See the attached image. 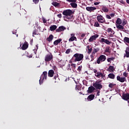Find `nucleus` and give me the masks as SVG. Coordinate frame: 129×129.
I'll list each match as a JSON object with an SVG mask.
<instances>
[{
	"instance_id": "4",
	"label": "nucleus",
	"mask_w": 129,
	"mask_h": 129,
	"mask_svg": "<svg viewBox=\"0 0 129 129\" xmlns=\"http://www.w3.org/2000/svg\"><path fill=\"white\" fill-rule=\"evenodd\" d=\"M100 82H101V81H97L95 83L93 84V86L96 89H99V90H100V89L102 88V85L100 84Z\"/></svg>"
},
{
	"instance_id": "20",
	"label": "nucleus",
	"mask_w": 129,
	"mask_h": 129,
	"mask_svg": "<svg viewBox=\"0 0 129 129\" xmlns=\"http://www.w3.org/2000/svg\"><path fill=\"white\" fill-rule=\"evenodd\" d=\"M54 38V36H53V35L50 34L48 37H47L46 38V40L47 41V42H49V43H50V42H52V41H53V39Z\"/></svg>"
},
{
	"instance_id": "11",
	"label": "nucleus",
	"mask_w": 129,
	"mask_h": 129,
	"mask_svg": "<svg viewBox=\"0 0 129 129\" xmlns=\"http://www.w3.org/2000/svg\"><path fill=\"white\" fill-rule=\"evenodd\" d=\"M122 99L124 100H129V93H123L122 94Z\"/></svg>"
},
{
	"instance_id": "6",
	"label": "nucleus",
	"mask_w": 129,
	"mask_h": 129,
	"mask_svg": "<svg viewBox=\"0 0 129 129\" xmlns=\"http://www.w3.org/2000/svg\"><path fill=\"white\" fill-rule=\"evenodd\" d=\"M97 20L99 23H101V24H103V23H105V19L104 18L102 15H99L97 17Z\"/></svg>"
},
{
	"instance_id": "58",
	"label": "nucleus",
	"mask_w": 129,
	"mask_h": 129,
	"mask_svg": "<svg viewBox=\"0 0 129 129\" xmlns=\"http://www.w3.org/2000/svg\"><path fill=\"white\" fill-rule=\"evenodd\" d=\"M99 4H100V2H95V3H94V5L95 6H98V5Z\"/></svg>"
},
{
	"instance_id": "25",
	"label": "nucleus",
	"mask_w": 129,
	"mask_h": 129,
	"mask_svg": "<svg viewBox=\"0 0 129 129\" xmlns=\"http://www.w3.org/2000/svg\"><path fill=\"white\" fill-rule=\"evenodd\" d=\"M107 71H109V72H113L114 71V67L112 66H110L107 69Z\"/></svg>"
},
{
	"instance_id": "53",
	"label": "nucleus",
	"mask_w": 129,
	"mask_h": 129,
	"mask_svg": "<svg viewBox=\"0 0 129 129\" xmlns=\"http://www.w3.org/2000/svg\"><path fill=\"white\" fill-rule=\"evenodd\" d=\"M123 75L124 77H126L128 75L126 72H124L123 73Z\"/></svg>"
},
{
	"instance_id": "39",
	"label": "nucleus",
	"mask_w": 129,
	"mask_h": 129,
	"mask_svg": "<svg viewBox=\"0 0 129 129\" xmlns=\"http://www.w3.org/2000/svg\"><path fill=\"white\" fill-rule=\"evenodd\" d=\"M94 27H100V25H99V23H98V22L97 21L95 22Z\"/></svg>"
},
{
	"instance_id": "19",
	"label": "nucleus",
	"mask_w": 129,
	"mask_h": 129,
	"mask_svg": "<svg viewBox=\"0 0 129 129\" xmlns=\"http://www.w3.org/2000/svg\"><path fill=\"white\" fill-rule=\"evenodd\" d=\"M54 73L55 72L53 70H49L48 73V77H53V76H54Z\"/></svg>"
},
{
	"instance_id": "51",
	"label": "nucleus",
	"mask_w": 129,
	"mask_h": 129,
	"mask_svg": "<svg viewBox=\"0 0 129 129\" xmlns=\"http://www.w3.org/2000/svg\"><path fill=\"white\" fill-rule=\"evenodd\" d=\"M68 67H69V68H68V71H71V67H70V64H69L68 65Z\"/></svg>"
},
{
	"instance_id": "23",
	"label": "nucleus",
	"mask_w": 129,
	"mask_h": 129,
	"mask_svg": "<svg viewBox=\"0 0 129 129\" xmlns=\"http://www.w3.org/2000/svg\"><path fill=\"white\" fill-rule=\"evenodd\" d=\"M28 47H29V44L28 43H25L22 45V50H27V49H28Z\"/></svg>"
},
{
	"instance_id": "52",
	"label": "nucleus",
	"mask_w": 129,
	"mask_h": 129,
	"mask_svg": "<svg viewBox=\"0 0 129 129\" xmlns=\"http://www.w3.org/2000/svg\"><path fill=\"white\" fill-rule=\"evenodd\" d=\"M106 18L107 19H108L109 20H110V19H111V17L109 15H106Z\"/></svg>"
},
{
	"instance_id": "64",
	"label": "nucleus",
	"mask_w": 129,
	"mask_h": 129,
	"mask_svg": "<svg viewBox=\"0 0 129 129\" xmlns=\"http://www.w3.org/2000/svg\"><path fill=\"white\" fill-rule=\"evenodd\" d=\"M127 70L128 72H129V64L127 65Z\"/></svg>"
},
{
	"instance_id": "28",
	"label": "nucleus",
	"mask_w": 129,
	"mask_h": 129,
	"mask_svg": "<svg viewBox=\"0 0 129 129\" xmlns=\"http://www.w3.org/2000/svg\"><path fill=\"white\" fill-rule=\"evenodd\" d=\"M70 5L71 6L72 8H73L74 9H76V8H77V4L74 2L70 3Z\"/></svg>"
},
{
	"instance_id": "60",
	"label": "nucleus",
	"mask_w": 129,
	"mask_h": 129,
	"mask_svg": "<svg viewBox=\"0 0 129 129\" xmlns=\"http://www.w3.org/2000/svg\"><path fill=\"white\" fill-rule=\"evenodd\" d=\"M94 73H96V74L97 73V70L94 69Z\"/></svg>"
},
{
	"instance_id": "16",
	"label": "nucleus",
	"mask_w": 129,
	"mask_h": 129,
	"mask_svg": "<svg viewBox=\"0 0 129 129\" xmlns=\"http://www.w3.org/2000/svg\"><path fill=\"white\" fill-rule=\"evenodd\" d=\"M95 90V88L93 86H90L88 88V90H87L88 93H92L93 91Z\"/></svg>"
},
{
	"instance_id": "14",
	"label": "nucleus",
	"mask_w": 129,
	"mask_h": 129,
	"mask_svg": "<svg viewBox=\"0 0 129 129\" xmlns=\"http://www.w3.org/2000/svg\"><path fill=\"white\" fill-rule=\"evenodd\" d=\"M86 10H87L88 12H90V13H91V12L95 11V10H96V7H86Z\"/></svg>"
},
{
	"instance_id": "12",
	"label": "nucleus",
	"mask_w": 129,
	"mask_h": 129,
	"mask_svg": "<svg viewBox=\"0 0 129 129\" xmlns=\"http://www.w3.org/2000/svg\"><path fill=\"white\" fill-rule=\"evenodd\" d=\"M117 80L119 81V82L123 83L125 81L126 79L124 77L120 78V76H117Z\"/></svg>"
},
{
	"instance_id": "18",
	"label": "nucleus",
	"mask_w": 129,
	"mask_h": 129,
	"mask_svg": "<svg viewBox=\"0 0 129 129\" xmlns=\"http://www.w3.org/2000/svg\"><path fill=\"white\" fill-rule=\"evenodd\" d=\"M95 97V96L94 94H91L88 96L87 99L88 101H91V100H93L94 99Z\"/></svg>"
},
{
	"instance_id": "61",
	"label": "nucleus",
	"mask_w": 129,
	"mask_h": 129,
	"mask_svg": "<svg viewBox=\"0 0 129 129\" xmlns=\"http://www.w3.org/2000/svg\"><path fill=\"white\" fill-rule=\"evenodd\" d=\"M30 44V45H33V40H31Z\"/></svg>"
},
{
	"instance_id": "59",
	"label": "nucleus",
	"mask_w": 129,
	"mask_h": 129,
	"mask_svg": "<svg viewBox=\"0 0 129 129\" xmlns=\"http://www.w3.org/2000/svg\"><path fill=\"white\" fill-rule=\"evenodd\" d=\"M57 77H58L57 76H54V77H53V79H54L55 80H56V79H57Z\"/></svg>"
},
{
	"instance_id": "10",
	"label": "nucleus",
	"mask_w": 129,
	"mask_h": 129,
	"mask_svg": "<svg viewBox=\"0 0 129 129\" xmlns=\"http://www.w3.org/2000/svg\"><path fill=\"white\" fill-rule=\"evenodd\" d=\"M47 74H48V73H47V72L46 71L43 72L42 75L40 77V79H42V80H44V79H45V80H47Z\"/></svg>"
},
{
	"instance_id": "36",
	"label": "nucleus",
	"mask_w": 129,
	"mask_h": 129,
	"mask_svg": "<svg viewBox=\"0 0 129 129\" xmlns=\"http://www.w3.org/2000/svg\"><path fill=\"white\" fill-rule=\"evenodd\" d=\"M114 59H115V58L112 57L108 58L107 59V62H111V61H113Z\"/></svg>"
},
{
	"instance_id": "43",
	"label": "nucleus",
	"mask_w": 129,
	"mask_h": 129,
	"mask_svg": "<svg viewBox=\"0 0 129 129\" xmlns=\"http://www.w3.org/2000/svg\"><path fill=\"white\" fill-rule=\"evenodd\" d=\"M71 66H72V68H74V69L76 68V64L75 63H72Z\"/></svg>"
},
{
	"instance_id": "2",
	"label": "nucleus",
	"mask_w": 129,
	"mask_h": 129,
	"mask_svg": "<svg viewBox=\"0 0 129 129\" xmlns=\"http://www.w3.org/2000/svg\"><path fill=\"white\" fill-rule=\"evenodd\" d=\"M106 60V56L105 55H101L97 59L95 64H100L101 62H104Z\"/></svg>"
},
{
	"instance_id": "5",
	"label": "nucleus",
	"mask_w": 129,
	"mask_h": 129,
	"mask_svg": "<svg viewBox=\"0 0 129 129\" xmlns=\"http://www.w3.org/2000/svg\"><path fill=\"white\" fill-rule=\"evenodd\" d=\"M62 15H63V16H72L73 12L72 10L70 9L66 10L63 11Z\"/></svg>"
},
{
	"instance_id": "7",
	"label": "nucleus",
	"mask_w": 129,
	"mask_h": 129,
	"mask_svg": "<svg viewBox=\"0 0 129 129\" xmlns=\"http://www.w3.org/2000/svg\"><path fill=\"white\" fill-rule=\"evenodd\" d=\"M99 37L98 34H95V35H92L90 37L89 39V43H91V42H93V41H95L97 38Z\"/></svg>"
},
{
	"instance_id": "62",
	"label": "nucleus",
	"mask_w": 129,
	"mask_h": 129,
	"mask_svg": "<svg viewBox=\"0 0 129 129\" xmlns=\"http://www.w3.org/2000/svg\"><path fill=\"white\" fill-rule=\"evenodd\" d=\"M90 57L91 58H94V55H93V54H91Z\"/></svg>"
},
{
	"instance_id": "34",
	"label": "nucleus",
	"mask_w": 129,
	"mask_h": 129,
	"mask_svg": "<svg viewBox=\"0 0 129 129\" xmlns=\"http://www.w3.org/2000/svg\"><path fill=\"white\" fill-rule=\"evenodd\" d=\"M52 6H54V7H59V6H60V4L57 2H53L52 3Z\"/></svg>"
},
{
	"instance_id": "29",
	"label": "nucleus",
	"mask_w": 129,
	"mask_h": 129,
	"mask_svg": "<svg viewBox=\"0 0 129 129\" xmlns=\"http://www.w3.org/2000/svg\"><path fill=\"white\" fill-rule=\"evenodd\" d=\"M57 29V26L56 25H52L50 27V31H55Z\"/></svg>"
},
{
	"instance_id": "42",
	"label": "nucleus",
	"mask_w": 129,
	"mask_h": 129,
	"mask_svg": "<svg viewBox=\"0 0 129 129\" xmlns=\"http://www.w3.org/2000/svg\"><path fill=\"white\" fill-rule=\"evenodd\" d=\"M71 52V49H68L66 51V54H69Z\"/></svg>"
},
{
	"instance_id": "35",
	"label": "nucleus",
	"mask_w": 129,
	"mask_h": 129,
	"mask_svg": "<svg viewBox=\"0 0 129 129\" xmlns=\"http://www.w3.org/2000/svg\"><path fill=\"white\" fill-rule=\"evenodd\" d=\"M115 85H116V84H113V83H110L108 85V87H109V88H113L114 86H115Z\"/></svg>"
},
{
	"instance_id": "46",
	"label": "nucleus",
	"mask_w": 129,
	"mask_h": 129,
	"mask_svg": "<svg viewBox=\"0 0 129 129\" xmlns=\"http://www.w3.org/2000/svg\"><path fill=\"white\" fill-rule=\"evenodd\" d=\"M86 34L85 33H83L81 35V37L82 38H80V39L81 40L82 39H83V38H84V37H85Z\"/></svg>"
},
{
	"instance_id": "48",
	"label": "nucleus",
	"mask_w": 129,
	"mask_h": 129,
	"mask_svg": "<svg viewBox=\"0 0 129 129\" xmlns=\"http://www.w3.org/2000/svg\"><path fill=\"white\" fill-rule=\"evenodd\" d=\"M99 51V49L98 48H94L93 51H94L96 53H97L98 51Z\"/></svg>"
},
{
	"instance_id": "24",
	"label": "nucleus",
	"mask_w": 129,
	"mask_h": 129,
	"mask_svg": "<svg viewBox=\"0 0 129 129\" xmlns=\"http://www.w3.org/2000/svg\"><path fill=\"white\" fill-rule=\"evenodd\" d=\"M62 41V39L60 38L59 39H57L55 41H54L53 42V44L55 46H57V45H58V44H59V43Z\"/></svg>"
},
{
	"instance_id": "8",
	"label": "nucleus",
	"mask_w": 129,
	"mask_h": 129,
	"mask_svg": "<svg viewBox=\"0 0 129 129\" xmlns=\"http://www.w3.org/2000/svg\"><path fill=\"white\" fill-rule=\"evenodd\" d=\"M73 41H77V38L75 37V34L74 33L71 34V37L69 39V42H73Z\"/></svg>"
},
{
	"instance_id": "1",
	"label": "nucleus",
	"mask_w": 129,
	"mask_h": 129,
	"mask_svg": "<svg viewBox=\"0 0 129 129\" xmlns=\"http://www.w3.org/2000/svg\"><path fill=\"white\" fill-rule=\"evenodd\" d=\"M73 58H75L74 62H79L83 60V58H84V55L82 53H77L73 55Z\"/></svg>"
},
{
	"instance_id": "9",
	"label": "nucleus",
	"mask_w": 129,
	"mask_h": 129,
	"mask_svg": "<svg viewBox=\"0 0 129 129\" xmlns=\"http://www.w3.org/2000/svg\"><path fill=\"white\" fill-rule=\"evenodd\" d=\"M100 42L101 43H105V44H107V45H110V44H111V42L109 41L108 39H106L103 38L101 39Z\"/></svg>"
},
{
	"instance_id": "21",
	"label": "nucleus",
	"mask_w": 129,
	"mask_h": 129,
	"mask_svg": "<svg viewBox=\"0 0 129 129\" xmlns=\"http://www.w3.org/2000/svg\"><path fill=\"white\" fill-rule=\"evenodd\" d=\"M95 76H96V77H98V78H100V77L103 78V77H104L103 74H102L101 72H97L95 74Z\"/></svg>"
},
{
	"instance_id": "26",
	"label": "nucleus",
	"mask_w": 129,
	"mask_h": 129,
	"mask_svg": "<svg viewBox=\"0 0 129 129\" xmlns=\"http://www.w3.org/2000/svg\"><path fill=\"white\" fill-rule=\"evenodd\" d=\"M122 21H121V19L120 18H117L116 21V25H121Z\"/></svg>"
},
{
	"instance_id": "31",
	"label": "nucleus",
	"mask_w": 129,
	"mask_h": 129,
	"mask_svg": "<svg viewBox=\"0 0 129 129\" xmlns=\"http://www.w3.org/2000/svg\"><path fill=\"white\" fill-rule=\"evenodd\" d=\"M105 52H106V53H110V47L107 46L105 48Z\"/></svg>"
},
{
	"instance_id": "17",
	"label": "nucleus",
	"mask_w": 129,
	"mask_h": 129,
	"mask_svg": "<svg viewBox=\"0 0 129 129\" xmlns=\"http://www.w3.org/2000/svg\"><path fill=\"white\" fill-rule=\"evenodd\" d=\"M106 31L107 33H111L110 37H113V35H114V31H113V30H112V29L109 28L107 29Z\"/></svg>"
},
{
	"instance_id": "41",
	"label": "nucleus",
	"mask_w": 129,
	"mask_h": 129,
	"mask_svg": "<svg viewBox=\"0 0 129 129\" xmlns=\"http://www.w3.org/2000/svg\"><path fill=\"white\" fill-rule=\"evenodd\" d=\"M80 88H81L80 86L77 85L76 86V88H75L76 90H80Z\"/></svg>"
},
{
	"instance_id": "47",
	"label": "nucleus",
	"mask_w": 129,
	"mask_h": 129,
	"mask_svg": "<svg viewBox=\"0 0 129 129\" xmlns=\"http://www.w3.org/2000/svg\"><path fill=\"white\" fill-rule=\"evenodd\" d=\"M42 21L44 24H46V23H47V20H46V19L44 17L42 18Z\"/></svg>"
},
{
	"instance_id": "50",
	"label": "nucleus",
	"mask_w": 129,
	"mask_h": 129,
	"mask_svg": "<svg viewBox=\"0 0 129 129\" xmlns=\"http://www.w3.org/2000/svg\"><path fill=\"white\" fill-rule=\"evenodd\" d=\"M82 69V67L79 66V67H78L77 70H78V71H81Z\"/></svg>"
},
{
	"instance_id": "30",
	"label": "nucleus",
	"mask_w": 129,
	"mask_h": 129,
	"mask_svg": "<svg viewBox=\"0 0 129 129\" xmlns=\"http://www.w3.org/2000/svg\"><path fill=\"white\" fill-rule=\"evenodd\" d=\"M108 77H109V78H110V79H113L114 78V77H115V75H114V74H109L108 75Z\"/></svg>"
},
{
	"instance_id": "33",
	"label": "nucleus",
	"mask_w": 129,
	"mask_h": 129,
	"mask_svg": "<svg viewBox=\"0 0 129 129\" xmlns=\"http://www.w3.org/2000/svg\"><path fill=\"white\" fill-rule=\"evenodd\" d=\"M123 41L124 43H127L129 44V38L127 37H125L123 39Z\"/></svg>"
},
{
	"instance_id": "44",
	"label": "nucleus",
	"mask_w": 129,
	"mask_h": 129,
	"mask_svg": "<svg viewBox=\"0 0 129 129\" xmlns=\"http://www.w3.org/2000/svg\"><path fill=\"white\" fill-rule=\"evenodd\" d=\"M67 2H69V3H76V0H66Z\"/></svg>"
},
{
	"instance_id": "63",
	"label": "nucleus",
	"mask_w": 129,
	"mask_h": 129,
	"mask_svg": "<svg viewBox=\"0 0 129 129\" xmlns=\"http://www.w3.org/2000/svg\"><path fill=\"white\" fill-rule=\"evenodd\" d=\"M95 53H96V52H95L94 51H93V52H92V55H93L94 56V55H95Z\"/></svg>"
},
{
	"instance_id": "37",
	"label": "nucleus",
	"mask_w": 129,
	"mask_h": 129,
	"mask_svg": "<svg viewBox=\"0 0 129 129\" xmlns=\"http://www.w3.org/2000/svg\"><path fill=\"white\" fill-rule=\"evenodd\" d=\"M102 11H103L104 12V13H107V12H108V9H107V8H106V7H103L102 8Z\"/></svg>"
},
{
	"instance_id": "27",
	"label": "nucleus",
	"mask_w": 129,
	"mask_h": 129,
	"mask_svg": "<svg viewBox=\"0 0 129 129\" xmlns=\"http://www.w3.org/2000/svg\"><path fill=\"white\" fill-rule=\"evenodd\" d=\"M125 52V54H126L125 56L126 58H129V47L126 48Z\"/></svg>"
},
{
	"instance_id": "3",
	"label": "nucleus",
	"mask_w": 129,
	"mask_h": 129,
	"mask_svg": "<svg viewBox=\"0 0 129 129\" xmlns=\"http://www.w3.org/2000/svg\"><path fill=\"white\" fill-rule=\"evenodd\" d=\"M44 60L46 62H50V61H53V54H52V53L46 54L45 56Z\"/></svg>"
},
{
	"instance_id": "57",
	"label": "nucleus",
	"mask_w": 129,
	"mask_h": 129,
	"mask_svg": "<svg viewBox=\"0 0 129 129\" xmlns=\"http://www.w3.org/2000/svg\"><path fill=\"white\" fill-rule=\"evenodd\" d=\"M99 93H100V91L97 90V96H99V95H100Z\"/></svg>"
},
{
	"instance_id": "22",
	"label": "nucleus",
	"mask_w": 129,
	"mask_h": 129,
	"mask_svg": "<svg viewBox=\"0 0 129 129\" xmlns=\"http://www.w3.org/2000/svg\"><path fill=\"white\" fill-rule=\"evenodd\" d=\"M116 27L117 28V29H118V30H120L121 31V30H124V26L122 24H116Z\"/></svg>"
},
{
	"instance_id": "40",
	"label": "nucleus",
	"mask_w": 129,
	"mask_h": 129,
	"mask_svg": "<svg viewBox=\"0 0 129 129\" xmlns=\"http://www.w3.org/2000/svg\"><path fill=\"white\" fill-rule=\"evenodd\" d=\"M32 34H33V36L34 37V35L38 34V31L36 30H34Z\"/></svg>"
},
{
	"instance_id": "38",
	"label": "nucleus",
	"mask_w": 129,
	"mask_h": 129,
	"mask_svg": "<svg viewBox=\"0 0 129 129\" xmlns=\"http://www.w3.org/2000/svg\"><path fill=\"white\" fill-rule=\"evenodd\" d=\"M126 24H127V21L125 19H123L122 20V25L124 27V26H125V25H126Z\"/></svg>"
},
{
	"instance_id": "45",
	"label": "nucleus",
	"mask_w": 129,
	"mask_h": 129,
	"mask_svg": "<svg viewBox=\"0 0 129 129\" xmlns=\"http://www.w3.org/2000/svg\"><path fill=\"white\" fill-rule=\"evenodd\" d=\"M39 1L40 0H33V3H34L35 5H37V4H38Z\"/></svg>"
},
{
	"instance_id": "32",
	"label": "nucleus",
	"mask_w": 129,
	"mask_h": 129,
	"mask_svg": "<svg viewBox=\"0 0 129 129\" xmlns=\"http://www.w3.org/2000/svg\"><path fill=\"white\" fill-rule=\"evenodd\" d=\"M87 48L88 49V53L89 54H90L92 51V48H90V46H89V45L87 46Z\"/></svg>"
},
{
	"instance_id": "56",
	"label": "nucleus",
	"mask_w": 129,
	"mask_h": 129,
	"mask_svg": "<svg viewBox=\"0 0 129 129\" xmlns=\"http://www.w3.org/2000/svg\"><path fill=\"white\" fill-rule=\"evenodd\" d=\"M57 17L59 18V19H61L62 18V14H60L57 15Z\"/></svg>"
},
{
	"instance_id": "49",
	"label": "nucleus",
	"mask_w": 129,
	"mask_h": 129,
	"mask_svg": "<svg viewBox=\"0 0 129 129\" xmlns=\"http://www.w3.org/2000/svg\"><path fill=\"white\" fill-rule=\"evenodd\" d=\"M43 80H43V78L40 79L39 80V84H40V85H41V84H43Z\"/></svg>"
},
{
	"instance_id": "54",
	"label": "nucleus",
	"mask_w": 129,
	"mask_h": 129,
	"mask_svg": "<svg viewBox=\"0 0 129 129\" xmlns=\"http://www.w3.org/2000/svg\"><path fill=\"white\" fill-rule=\"evenodd\" d=\"M52 69L54 71H57V67L56 66H53L52 67Z\"/></svg>"
},
{
	"instance_id": "55",
	"label": "nucleus",
	"mask_w": 129,
	"mask_h": 129,
	"mask_svg": "<svg viewBox=\"0 0 129 129\" xmlns=\"http://www.w3.org/2000/svg\"><path fill=\"white\" fill-rule=\"evenodd\" d=\"M115 15V14H114V13H111L110 14V17H111V18H113Z\"/></svg>"
},
{
	"instance_id": "15",
	"label": "nucleus",
	"mask_w": 129,
	"mask_h": 129,
	"mask_svg": "<svg viewBox=\"0 0 129 129\" xmlns=\"http://www.w3.org/2000/svg\"><path fill=\"white\" fill-rule=\"evenodd\" d=\"M64 30H66V28L65 27L62 26L58 27V29L56 30V32H58V33H60V32H63Z\"/></svg>"
},
{
	"instance_id": "13",
	"label": "nucleus",
	"mask_w": 129,
	"mask_h": 129,
	"mask_svg": "<svg viewBox=\"0 0 129 129\" xmlns=\"http://www.w3.org/2000/svg\"><path fill=\"white\" fill-rule=\"evenodd\" d=\"M63 18L64 21L66 22H69V20H71V19H72V16H71V15L64 16H63Z\"/></svg>"
}]
</instances>
